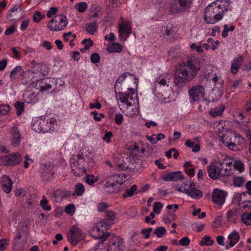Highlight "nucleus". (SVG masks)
I'll return each instance as SVG.
<instances>
[{
	"instance_id": "15",
	"label": "nucleus",
	"mask_w": 251,
	"mask_h": 251,
	"mask_svg": "<svg viewBox=\"0 0 251 251\" xmlns=\"http://www.w3.org/2000/svg\"><path fill=\"white\" fill-rule=\"evenodd\" d=\"M10 133L11 134V145L14 147L18 146L21 143V134L19 129L15 126L11 128Z\"/></svg>"
},
{
	"instance_id": "9",
	"label": "nucleus",
	"mask_w": 251,
	"mask_h": 251,
	"mask_svg": "<svg viewBox=\"0 0 251 251\" xmlns=\"http://www.w3.org/2000/svg\"><path fill=\"white\" fill-rule=\"evenodd\" d=\"M84 237L83 231L76 226H72L67 234L68 241L73 246H76Z\"/></svg>"
},
{
	"instance_id": "57",
	"label": "nucleus",
	"mask_w": 251,
	"mask_h": 251,
	"mask_svg": "<svg viewBox=\"0 0 251 251\" xmlns=\"http://www.w3.org/2000/svg\"><path fill=\"white\" fill-rule=\"evenodd\" d=\"M243 109L245 112L251 113V99H250L245 104Z\"/></svg>"
},
{
	"instance_id": "18",
	"label": "nucleus",
	"mask_w": 251,
	"mask_h": 251,
	"mask_svg": "<svg viewBox=\"0 0 251 251\" xmlns=\"http://www.w3.org/2000/svg\"><path fill=\"white\" fill-rule=\"evenodd\" d=\"M231 162H225L224 161L222 163H220L221 177L228 176L231 173L230 165Z\"/></svg>"
},
{
	"instance_id": "50",
	"label": "nucleus",
	"mask_w": 251,
	"mask_h": 251,
	"mask_svg": "<svg viewBox=\"0 0 251 251\" xmlns=\"http://www.w3.org/2000/svg\"><path fill=\"white\" fill-rule=\"evenodd\" d=\"M162 208V204L160 202H156L153 204V210L154 212L156 214L160 213L161 209Z\"/></svg>"
},
{
	"instance_id": "42",
	"label": "nucleus",
	"mask_w": 251,
	"mask_h": 251,
	"mask_svg": "<svg viewBox=\"0 0 251 251\" xmlns=\"http://www.w3.org/2000/svg\"><path fill=\"white\" fill-rule=\"evenodd\" d=\"M199 100H200V104L198 107V109L200 111L202 112L203 109H205L208 105L209 101L204 98L201 99Z\"/></svg>"
},
{
	"instance_id": "5",
	"label": "nucleus",
	"mask_w": 251,
	"mask_h": 251,
	"mask_svg": "<svg viewBox=\"0 0 251 251\" xmlns=\"http://www.w3.org/2000/svg\"><path fill=\"white\" fill-rule=\"evenodd\" d=\"M85 159L82 154L76 155V158H73L71 162L72 171L76 176H81L85 174L87 170L84 165Z\"/></svg>"
},
{
	"instance_id": "45",
	"label": "nucleus",
	"mask_w": 251,
	"mask_h": 251,
	"mask_svg": "<svg viewBox=\"0 0 251 251\" xmlns=\"http://www.w3.org/2000/svg\"><path fill=\"white\" fill-rule=\"evenodd\" d=\"M234 168L240 172H243L244 170V164L241 161H235L234 164Z\"/></svg>"
},
{
	"instance_id": "55",
	"label": "nucleus",
	"mask_w": 251,
	"mask_h": 251,
	"mask_svg": "<svg viewBox=\"0 0 251 251\" xmlns=\"http://www.w3.org/2000/svg\"><path fill=\"white\" fill-rule=\"evenodd\" d=\"M129 73H124L120 77L118 78V79L116 80L115 85V91H116V86H118V84L120 83L121 84V82L123 81V80L125 79L126 77L128 75H129ZM116 94H117V93H116Z\"/></svg>"
},
{
	"instance_id": "2",
	"label": "nucleus",
	"mask_w": 251,
	"mask_h": 251,
	"mask_svg": "<svg viewBox=\"0 0 251 251\" xmlns=\"http://www.w3.org/2000/svg\"><path fill=\"white\" fill-rule=\"evenodd\" d=\"M229 6V0H216L209 4L204 10V19L206 23L214 24L222 20Z\"/></svg>"
},
{
	"instance_id": "56",
	"label": "nucleus",
	"mask_w": 251,
	"mask_h": 251,
	"mask_svg": "<svg viewBox=\"0 0 251 251\" xmlns=\"http://www.w3.org/2000/svg\"><path fill=\"white\" fill-rule=\"evenodd\" d=\"M212 80L213 81V82L214 83L215 85H219L220 86H221L222 85L223 80L220 76L216 75L213 78H212Z\"/></svg>"
},
{
	"instance_id": "28",
	"label": "nucleus",
	"mask_w": 251,
	"mask_h": 251,
	"mask_svg": "<svg viewBox=\"0 0 251 251\" xmlns=\"http://www.w3.org/2000/svg\"><path fill=\"white\" fill-rule=\"evenodd\" d=\"M98 27L97 22L94 21L86 25L85 30L90 34L93 35L97 30Z\"/></svg>"
},
{
	"instance_id": "35",
	"label": "nucleus",
	"mask_w": 251,
	"mask_h": 251,
	"mask_svg": "<svg viewBox=\"0 0 251 251\" xmlns=\"http://www.w3.org/2000/svg\"><path fill=\"white\" fill-rule=\"evenodd\" d=\"M81 43L85 45L84 47L80 50L82 52H85L86 50H88L90 47L93 46V42L90 38L84 39Z\"/></svg>"
},
{
	"instance_id": "44",
	"label": "nucleus",
	"mask_w": 251,
	"mask_h": 251,
	"mask_svg": "<svg viewBox=\"0 0 251 251\" xmlns=\"http://www.w3.org/2000/svg\"><path fill=\"white\" fill-rule=\"evenodd\" d=\"M48 202V201L45 196H43L42 200L40 202V205L44 209L47 211H49L51 209V207L50 206L47 205Z\"/></svg>"
},
{
	"instance_id": "37",
	"label": "nucleus",
	"mask_w": 251,
	"mask_h": 251,
	"mask_svg": "<svg viewBox=\"0 0 251 251\" xmlns=\"http://www.w3.org/2000/svg\"><path fill=\"white\" fill-rule=\"evenodd\" d=\"M99 180L98 176H95L93 175H87L85 178V181L89 185H92Z\"/></svg>"
},
{
	"instance_id": "63",
	"label": "nucleus",
	"mask_w": 251,
	"mask_h": 251,
	"mask_svg": "<svg viewBox=\"0 0 251 251\" xmlns=\"http://www.w3.org/2000/svg\"><path fill=\"white\" fill-rule=\"evenodd\" d=\"M16 27L14 25H11L9 27L7 28L5 31L6 35H9L12 34L15 30Z\"/></svg>"
},
{
	"instance_id": "29",
	"label": "nucleus",
	"mask_w": 251,
	"mask_h": 251,
	"mask_svg": "<svg viewBox=\"0 0 251 251\" xmlns=\"http://www.w3.org/2000/svg\"><path fill=\"white\" fill-rule=\"evenodd\" d=\"M84 187L82 183H77L75 186V191L73 193V195H77L78 196H82L84 193Z\"/></svg>"
},
{
	"instance_id": "27",
	"label": "nucleus",
	"mask_w": 251,
	"mask_h": 251,
	"mask_svg": "<svg viewBox=\"0 0 251 251\" xmlns=\"http://www.w3.org/2000/svg\"><path fill=\"white\" fill-rule=\"evenodd\" d=\"M106 50L109 53L120 52L122 50V47L119 43H114L111 45H108Z\"/></svg>"
},
{
	"instance_id": "38",
	"label": "nucleus",
	"mask_w": 251,
	"mask_h": 251,
	"mask_svg": "<svg viewBox=\"0 0 251 251\" xmlns=\"http://www.w3.org/2000/svg\"><path fill=\"white\" fill-rule=\"evenodd\" d=\"M104 186L107 188L111 187L112 189L109 190V192H111V193H113V192L115 193V192H118L119 190L118 188H116L115 187L116 183L114 182V181H106L105 183L104 184Z\"/></svg>"
},
{
	"instance_id": "3",
	"label": "nucleus",
	"mask_w": 251,
	"mask_h": 251,
	"mask_svg": "<svg viewBox=\"0 0 251 251\" xmlns=\"http://www.w3.org/2000/svg\"><path fill=\"white\" fill-rule=\"evenodd\" d=\"M130 92H119L118 94V99L121 101L119 103V106L123 113H125L128 116H133L135 113L130 111V109H133V105L129 100H134L135 98H137L136 94L132 88H129Z\"/></svg>"
},
{
	"instance_id": "25",
	"label": "nucleus",
	"mask_w": 251,
	"mask_h": 251,
	"mask_svg": "<svg viewBox=\"0 0 251 251\" xmlns=\"http://www.w3.org/2000/svg\"><path fill=\"white\" fill-rule=\"evenodd\" d=\"M225 110V105L223 104L220 105L219 107H216L211 109L209 112V115L212 117L221 116Z\"/></svg>"
},
{
	"instance_id": "54",
	"label": "nucleus",
	"mask_w": 251,
	"mask_h": 251,
	"mask_svg": "<svg viewBox=\"0 0 251 251\" xmlns=\"http://www.w3.org/2000/svg\"><path fill=\"white\" fill-rule=\"evenodd\" d=\"M190 240L187 237H185L179 241L180 245L183 246H187L190 244Z\"/></svg>"
},
{
	"instance_id": "17",
	"label": "nucleus",
	"mask_w": 251,
	"mask_h": 251,
	"mask_svg": "<svg viewBox=\"0 0 251 251\" xmlns=\"http://www.w3.org/2000/svg\"><path fill=\"white\" fill-rule=\"evenodd\" d=\"M2 189L6 193L11 191L12 182L10 177L7 176H2L1 180Z\"/></svg>"
},
{
	"instance_id": "64",
	"label": "nucleus",
	"mask_w": 251,
	"mask_h": 251,
	"mask_svg": "<svg viewBox=\"0 0 251 251\" xmlns=\"http://www.w3.org/2000/svg\"><path fill=\"white\" fill-rule=\"evenodd\" d=\"M147 151L146 152L145 155L147 157L152 156V155L155 153V151H154V149L152 148L148 147Z\"/></svg>"
},
{
	"instance_id": "47",
	"label": "nucleus",
	"mask_w": 251,
	"mask_h": 251,
	"mask_svg": "<svg viewBox=\"0 0 251 251\" xmlns=\"http://www.w3.org/2000/svg\"><path fill=\"white\" fill-rule=\"evenodd\" d=\"M75 206L74 204H69L65 208V212L68 214L73 215L75 213Z\"/></svg>"
},
{
	"instance_id": "34",
	"label": "nucleus",
	"mask_w": 251,
	"mask_h": 251,
	"mask_svg": "<svg viewBox=\"0 0 251 251\" xmlns=\"http://www.w3.org/2000/svg\"><path fill=\"white\" fill-rule=\"evenodd\" d=\"M214 241L209 236L205 235L200 241V244L201 246H211L213 244Z\"/></svg>"
},
{
	"instance_id": "12",
	"label": "nucleus",
	"mask_w": 251,
	"mask_h": 251,
	"mask_svg": "<svg viewBox=\"0 0 251 251\" xmlns=\"http://www.w3.org/2000/svg\"><path fill=\"white\" fill-rule=\"evenodd\" d=\"M226 196L224 191L215 189L212 194V200L215 204L221 205L225 202Z\"/></svg>"
},
{
	"instance_id": "33",
	"label": "nucleus",
	"mask_w": 251,
	"mask_h": 251,
	"mask_svg": "<svg viewBox=\"0 0 251 251\" xmlns=\"http://www.w3.org/2000/svg\"><path fill=\"white\" fill-rule=\"evenodd\" d=\"M241 220L244 224L247 226L251 225V213H244L241 216Z\"/></svg>"
},
{
	"instance_id": "16",
	"label": "nucleus",
	"mask_w": 251,
	"mask_h": 251,
	"mask_svg": "<svg viewBox=\"0 0 251 251\" xmlns=\"http://www.w3.org/2000/svg\"><path fill=\"white\" fill-rule=\"evenodd\" d=\"M184 176L181 172H172L165 175L163 179L165 181H177L182 180L184 178Z\"/></svg>"
},
{
	"instance_id": "62",
	"label": "nucleus",
	"mask_w": 251,
	"mask_h": 251,
	"mask_svg": "<svg viewBox=\"0 0 251 251\" xmlns=\"http://www.w3.org/2000/svg\"><path fill=\"white\" fill-rule=\"evenodd\" d=\"M57 12V8L56 7H51L49 10L48 11L47 16L49 18H50L52 15L55 14Z\"/></svg>"
},
{
	"instance_id": "59",
	"label": "nucleus",
	"mask_w": 251,
	"mask_h": 251,
	"mask_svg": "<svg viewBox=\"0 0 251 251\" xmlns=\"http://www.w3.org/2000/svg\"><path fill=\"white\" fill-rule=\"evenodd\" d=\"M130 149L131 152V156H132L133 153L136 154L139 151V147L136 144H135L133 146H130Z\"/></svg>"
},
{
	"instance_id": "19",
	"label": "nucleus",
	"mask_w": 251,
	"mask_h": 251,
	"mask_svg": "<svg viewBox=\"0 0 251 251\" xmlns=\"http://www.w3.org/2000/svg\"><path fill=\"white\" fill-rule=\"evenodd\" d=\"M124 249L123 241L119 237L113 242L108 248L109 251H123Z\"/></svg>"
},
{
	"instance_id": "51",
	"label": "nucleus",
	"mask_w": 251,
	"mask_h": 251,
	"mask_svg": "<svg viewBox=\"0 0 251 251\" xmlns=\"http://www.w3.org/2000/svg\"><path fill=\"white\" fill-rule=\"evenodd\" d=\"M90 59L93 63H98L100 61V56L98 53H93L91 55Z\"/></svg>"
},
{
	"instance_id": "49",
	"label": "nucleus",
	"mask_w": 251,
	"mask_h": 251,
	"mask_svg": "<svg viewBox=\"0 0 251 251\" xmlns=\"http://www.w3.org/2000/svg\"><path fill=\"white\" fill-rule=\"evenodd\" d=\"M45 16L42 17L40 12L36 11L33 15V20L35 23H39L43 18Z\"/></svg>"
},
{
	"instance_id": "22",
	"label": "nucleus",
	"mask_w": 251,
	"mask_h": 251,
	"mask_svg": "<svg viewBox=\"0 0 251 251\" xmlns=\"http://www.w3.org/2000/svg\"><path fill=\"white\" fill-rule=\"evenodd\" d=\"M240 235L238 232L233 231L230 233L227 237V241L228 245L230 247H233L239 240Z\"/></svg>"
},
{
	"instance_id": "48",
	"label": "nucleus",
	"mask_w": 251,
	"mask_h": 251,
	"mask_svg": "<svg viewBox=\"0 0 251 251\" xmlns=\"http://www.w3.org/2000/svg\"><path fill=\"white\" fill-rule=\"evenodd\" d=\"M108 204L105 202H101L98 204V210L99 212H106L107 211Z\"/></svg>"
},
{
	"instance_id": "30",
	"label": "nucleus",
	"mask_w": 251,
	"mask_h": 251,
	"mask_svg": "<svg viewBox=\"0 0 251 251\" xmlns=\"http://www.w3.org/2000/svg\"><path fill=\"white\" fill-rule=\"evenodd\" d=\"M170 80V75L169 74L166 75L164 76H160L157 79V81L159 84L163 86H169L168 84Z\"/></svg>"
},
{
	"instance_id": "36",
	"label": "nucleus",
	"mask_w": 251,
	"mask_h": 251,
	"mask_svg": "<svg viewBox=\"0 0 251 251\" xmlns=\"http://www.w3.org/2000/svg\"><path fill=\"white\" fill-rule=\"evenodd\" d=\"M167 233L166 229L163 226H159L156 228L153 232V234H155L158 238H162Z\"/></svg>"
},
{
	"instance_id": "26",
	"label": "nucleus",
	"mask_w": 251,
	"mask_h": 251,
	"mask_svg": "<svg viewBox=\"0 0 251 251\" xmlns=\"http://www.w3.org/2000/svg\"><path fill=\"white\" fill-rule=\"evenodd\" d=\"M137 192H138L137 186L136 185L133 184L131 185L129 188L126 189L125 194L123 195V198L126 199L128 197H131L134 196L135 194H137Z\"/></svg>"
},
{
	"instance_id": "7",
	"label": "nucleus",
	"mask_w": 251,
	"mask_h": 251,
	"mask_svg": "<svg viewBox=\"0 0 251 251\" xmlns=\"http://www.w3.org/2000/svg\"><path fill=\"white\" fill-rule=\"evenodd\" d=\"M67 25V20L65 16L59 14L56 15L53 19L49 21L48 27L51 31L63 30Z\"/></svg>"
},
{
	"instance_id": "11",
	"label": "nucleus",
	"mask_w": 251,
	"mask_h": 251,
	"mask_svg": "<svg viewBox=\"0 0 251 251\" xmlns=\"http://www.w3.org/2000/svg\"><path fill=\"white\" fill-rule=\"evenodd\" d=\"M204 88L201 85H198L193 87L189 91L190 97L194 101H198L199 100L203 98L204 92Z\"/></svg>"
},
{
	"instance_id": "61",
	"label": "nucleus",
	"mask_w": 251,
	"mask_h": 251,
	"mask_svg": "<svg viewBox=\"0 0 251 251\" xmlns=\"http://www.w3.org/2000/svg\"><path fill=\"white\" fill-rule=\"evenodd\" d=\"M115 121L117 125H121L123 121V115L121 114H116Z\"/></svg>"
},
{
	"instance_id": "4",
	"label": "nucleus",
	"mask_w": 251,
	"mask_h": 251,
	"mask_svg": "<svg viewBox=\"0 0 251 251\" xmlns=\"http://www.w3.org/2000/svg\"><path fill=\"white\" fill-rule=\"evenodd\" d=\"M191 0H174L169 6L171 14L183 13L189 11L191 5Z\"/></svg>"
},
{
	"instance_id": "40",
	"label": "nucleus",
	"mask_w": 251,
	"mask_h": 251,
	"mask_svg": "<svg viewBox=\"0 0 251 251\" xmlns=\"http://www.w3.org/2000/svg\"><path fill=\"white\" fill-rule=\"evenodd\" d=\"M233 183L235 186L241 187L245 183V179L242 176H235L233 179Z\"/></svg>"
},
{
	"instance_id": "58",
	"label": "nucleus",
	"mask_w": 251,
	"mask_h": 251,
	"mask_svg": "<svg viewBox=\"0 0 251 251\" xmlns=\"http://www.w3.org/2000/svg\"><path fill=\"white\" fill-rule=\"evenodd\" d=\"M50 195L51 197H54L55 199H58L59 198H62V190L58 189L53 193H50Z\"/></svg>"
},
{
	"instance_id": "46",
	"label": "nucleus",
	"mask_w": 251,
	"mask_h": 251,
	"mask_svg": "<svg viewBox=\"0 0 251 251\" xmlns=\"http://www.w3.org/2000/svg\"><path fill=\"white\" fill-rule=\"evenodd\" d=\"M10 110V106L7 105H0V114L5 115L8 114Z\"/></svg>"
},
{
	"instance_id": "21",
	"label": "nucleus",
	"mask_w": 251,
	"mask_h": 251,
	"mask_svg": "<svg viewBox=\"0 0 251 251\" xmlns=\"http://www.w3.org/2000/svg\"><path fill=\"white\" fill-rule=\"evenodd\" d=\"M119 32L120 37L122 38L124 34L126 33V36L124 38V40H125L126 38L128 37L129 34L131 33V28L130 26H128L126 23H123L119 26Z\"/></svg>"
},
{
	"instance_id": "6",
	"label": "nucleus",
	"mask_w": 251,
	"mask_h": 251,
	"mask_svg": "<svg viewBox=\"0 0 251 251\" xmlns=\"http://www.w3.org/2000/svg\"><path fill=\"white\" fill-rule=\"evenodd\" d=\"M221 141L227 147L231 150L234 151L236 148L234 140L238 138L239 142H243V138L238 134L232 131L228 132L224 134L222 136H219Z\"/></svg>"
},
{
	"instance_id": "53",
	"label": "nucleus",
	"mask_w": 251,
	"mask_h": 251,
	"mask_svg": "<svg viewBox=\"0 0 251 251\" xmlns=\"http://www.w3.org/2000/svg\"><path fill=\"white\" fill-rule=\"evenodd\" d=\"M22 71V67L19 66L16 67L11 72L10 78L12 79L14 77L17 73H20Z\"/></svg>"
},
{
	"instance_id": "31",
	"label": "nucleus",
	"mask_w": 251,
	"mask_h": 251,
	"mask_svg": "<svg viewBox=\"0 0 251 251\" xmlns=\"http://www.w3.org/2000/svg\"><path fill=\"white\" fill-rule=\"evenodd\" d=\"M18 9V6H15L9 11V13L6 15L7 19L10 22L17 21L20 18H16L15 16L12 14V13L17 11Z\"/></svg>"
},
{
	"instance_id": "20",
	"label": "nucleus",
	"mask_w": 251,
	"mask_h": 251,
	"mask_svg": "<svg viewBox=\"0 0 251 251\" xmlns=\"http://www.w3.org/2000/svg\"><path fill=\"white\" fill-rule=\"evenodd\" d=\"M246 196L245 193H242L238 198V205L240 207L245 209L246 208L251 209V201H245V197Z\"/></svg>"
},
{
	"instance_id": "8",
	"label": "nucleus",
	"mask_w": 251,
	"mask_h": 251,
	"mask_svg": "<svg viewBox=\"0 0 251 251\" xmlns=\"http://www.w3.org/2000/svg\"><path fill=\"white\" fill-rule=\"evenodd\" d=\"M108 226L107 223L102 221L93 227L91 234L96 239H101L105 241L109 235V233L104 232L106 227Z\"/></svg>"
},
{
	"instance_id": "14",
	"label": "nucleus",
	"mask_w": 251,
	"mask_h": 251,
	"mask_svg": "<svg viewBox=\"0 0 251 251\" xmlns=\"http://www.w3.org/2000/svg\"><path fill=\"white\" fill-rule=\"evenodd\" d=\"M47 123L41 119H36L32 121L31 125L32 129L37 132H46L48 129L46 127Z\"/></svg>"
},
{
	"instance_id": "1",
	"label": "nucleus",
	"mask_w": 251,
	"mask_h": 251,
	"mask_svg": "<svg viewBox=\"0 0 251 251\" xmlns=\"http://www.w3.org/2000/svg\"><path fill=\"white\" fill-rule=\"evenodd\" d=\"M200 68V60L198 58H191L179 65L174 74V83L176 85L179 86L180 84L193 80Z\"/></svg>"
},
{
	"instance_id": "39",
	"label": "nucleus",
	"mask_w": 251,
	"mask_h": 251,
	"mask_svg": "<svg viewBox=\"0 0 251 251\" xmlns=\"http://www.w3.org/2000/svg\"><path fill=\"white\" fill-rule=\"evenodd\" d=\"M88 5L85 2H81L75 5V8L79 12L83 13L87 8Z\"/></svg>"
},
{
	"instance_id": "43",
	"label": "nucleus",
	"mask_w": 251,
	"mask_h": 251,
	"mask_svg": "<svg viewBox=\"0 0 251 251\" xmlns=\"http://www.w3.org/2000/svg\"><path fill=\"white\" fill-rule=\"evenodd\" d=\"M106 216L108 217V219L103 220V221H105L106 223H107V226L110 225L109 223V221H113L115 219V213L112 211H106Z\"/></svg>"
},
{
	"instance_id": "32",
	"label": "nucleus",
	"mask_w": 251,
	"mask_h": 251,
	"mask_svg": "<svg viewBox=\"0 0 251 251\" xmlns=\"http://www.w3.org/2000/svg\"><path fill=\"white\" fill-rule=\"evenodd\" d=\"M188 192H189L188 195L194 199L200 198L203 196L202 191L201 190L197 189L195 188V186L194 187V189H192V191L190 192L188 191Z\"/></svg>"
},
{
	"instance_id": "13",
	"label": "nucleus",
	"mask_w": 251,
	"mask_h": 251,
	"mask_svg": "<svg viewBox=\"0 0 251 251\" xmlns=\"http://www.w3.org/2000/svg\"><path fill=\"white\" fill-rule=\"evenodd\" d=\"M207 172L209 176L212 179L216 180L221 177L220 165L215 163H211L207 167Z\"/></svg>"
},
{
	"instance_id": "60",
	"label": "nucleus",
	"mask_w": 251,
	"mask_h": 251,
	"mask_svg": "<svg viewBox=\"0 0 251 251\" xmlns=\"http://www.w3.org/2000/svg\"><path fill=\"white\" fill-rule=\"evenodd\" d=\"M101 104L97 100H96V103H90L89 107L91 109L97 108L100 109L101 108Z\"/></svg>"
},
{
	"instance_id": "10",
	"label": "nucleus",
	"mask_w": 251,
	"mask_h": 251,
	"mask_svg": "<svg viewBox=\"0 0 251 251\" xmlns=\"http://www.w3.org/2000/svg\"><path fill=\"white\" fill-rule=\"evenodd\" d=\"M22 157L19 152L13 153L0 157V164L3 165L15 166L21 162Z\"/></svg>"
},
{
	"instance_id": "24",
	"label": "nucleus",
	"mask_w": 251,
	"mask_h": 251,
	"mask_svg": "<svg viewBox=\"0 0 251 251\" xmlns=\"http://www.w3.org/2000/svg\"><path fill=\"white\" fill-rule=\"evenodd\" d=\"M42 167L44 169V172L43 175V177L45 178L47 181L50 180L52 173L51 170L52 169V166L50 164H43Z\"/></svg>"
},
{
	"instance_id": "41",
	"label": "nucleus",
	"mask_w": 251,
	"mask_h": 251,
	"mask_svg": "<svg viewBox=\"0 0 251 251\" xmlns=\"http://www.w3.org/2000/svg\"><path fill=\"white\" fill-rule=\"evenodd\" d=\"M15 107L17 110V115L20 116L24 111V103L17 101L15 103Z\"/></svg>"
},
{
	"instance_id": "52",
	"label": "nucleus",
	"mask_w": 251,
	"mask_h": 251,
	"mask_svg": "<svg viewBox=\"0 0 251 251\" xmlns=\"http://www.w3.org/2000/svg\"><path fill=\"white\" fill-rule=\"evenodd\" d=\"M195 187V184L192 182H189V184H187V186L183 188V193H184L187 195H188V191L190 192L192 190V189H194Z\"/></svg>"
},
{
	"instance_id": "23",
	"label": "nucleus",
	"mask_w": 251,
	"mask_h": 251,
	"mask_svg": "<svg viewBox=\"0 0 251 251\" xmlns=\"http://www.w3.org/2000/svg\"><path fill=\"white\" fill-rule=\"evenodd\" d=\"M243 60L242 56H240L238 58H235L231 66V72L233 74H236L238 70V68L241 66Z\"/></svg>"
}]
</instances>
